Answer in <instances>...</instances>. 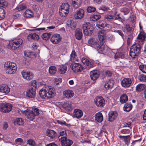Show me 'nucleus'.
<instances>
[{
	"label": "nucleus",
	"instance_id": "f257e3e1",
	"mask_svg": "<svg viewBox=\"0 0 146 146\" xmlns=\"http://www.w3.org/2000/svg\"><path fill=\"white\" fill-rule=\"evenodd\" d=\"M89 46L94 48L98 52L102 51L105 48L103 41L98 40L94 38H91L88 40Z\"/></svg>",
	"mask_w": 146,
	"mask_h": 146
},
{
	"label": "nucleus",
	"instance_id": "f03ea898",
	"mask_svg": "<svg viewBox=\"0 0 146 146\" xmlns=\"http://www.w3.org/2000/svg\"><path fill=\"white\" fill-rule=\"evenodd\" d=\"M53 91V88L52 86L46 85L40 90L39 94L42 98H49L52 97L54 94Z\"/></svg>",
	"mask_w": 146,
	"mask_h": 146
},
{
	"label": "nucleus",
	"instance_id": "7ed1b4c3",
	"mask_svg": "<svg viewBox=\"0 0 146 146\" xmlns=\"http://www.w3.org/2000/svg\"><path fill=\"white\" fill-rule=\"evenodd\" d=\"M141 48L139 43H137L133 45L129 50L130 56L133 58H137L140 52Z\"/></svg>",
	"mask_w": 146,
	"mask_h": 146
},
{
	"label": "nucleus",
	"instance_id": "20e7f679",
	"mask_svg": "<svg viewBox=\"0 0 146 146\" xmlns=\"http://www.w3.org/2000/svg\"><path fill=\"white\" fill-rule=\"evenodd\" d=\"M23 42V40L21 38L16 39L10 41L8 45V48L10 49H16L21 45Z\"/></svg>",
	"mask_w": 146,
	"mask_h": 146
},
{
	"label": "nucleus",
	"instance_id": "39448f33",
	"mask_svg": "<svg viewBox=\"0 0 146 146\" xmlns=\"http://www.w3.org/2000/svg\"><path fill=\"white\" fill-rule=\"evenodd\" d=\"M12 107L11 104L6 103H2L0 106V110L4 113H7L11 110Z\"/></svg>",
	"mask_w": 146,
	"mask_h": 146
},
{
	"label": "nucleus",
	"instance_id": "423d86ee",
	"mask_svg": "<svg viewBox=\"0 0 146 146\" xmlns=\"http://www.w3.org/2000/svg\"><path fill=\"white\" fill-rule=\"evenodd\" d=\"M59 139L61 142L62 146H71L73 143V142L69 139H68L65 136H62L59 137Z\"/></svg>",
	"mask_w": 146,
	"mask_h": 146
},
{
	"label": "nucleus",
	"instance_id": "0eeeda50",
	"mask_svg": "<svg viewBox=\"0 0 146 146\" xmlns=\"http://www.w3.org/2000/svg\"><path fill=\"white\" fill-rule=\"evenodd\" d=\"M70 67L72 70L76 73L81 72L83 69V67L81 64L74 62L71 64Z\"/></svg>",
	"mask_w": 146,
	"mask_h": 146
},
{
	"label": "nucleus",
	"instance_id": "6e6552de",
	"mask_svg": "<svg viewBox=\"0 0 146 146\" xmlns=\"http://www.w3.org/2000/svg\"><path fill=\"white\" fill-rule=\"evenodd\" d=\"M94 103L97 106L102 107L105 105V101L102 97H96L94 99Z\"/></svg>",
	"mask_w": 146,
	"mask_h": 146
},
{
	"label": "nucleus",
	"instance_id": "1a4fd4ad",
	"mask_svg": "<svg viewBox=\"0 0 146 146\" xmlns=\"http://www.w3.org/2000/svg\"><path fill=\"white\" fill-rule=\"evenodd\" d=\"M84 15V10L80 8L76 11L74 16V19H82Z\"/></svg>",
	"mask_w": 146,
	"mask_h": 146
},
{
	"label": "nucleus",
	"instance_id": "9d476101",
	"mask_svg": "<svg viewBox=\"0 0 146 146\" xmlns=\"http://www.w3.org/2000/svg\"><path fill=\"white\" fill-rule=\"evenodd\" d=\"M62 38L60 35L58 34L53 35L50 39L52 42L54 44H56L59 43L61 40Z\"/></svg>",
	"mask_w": 146,
	"mask_h": 146
},
{
	"label": "nucleus",
	"instance_id": "9b49d317",
	"mask_svg": "<svg viewBox=\"0 0 146 146\" xmlns=\"http://www.w3.org/2000/svg\"><path fill=\"white\" fill-rule=\"evenodd\" d=\"M23 78L27 80H31L33 77V74L31 72L27 71L23 72L22 73Z\"/></svg>",
	"mask_w": 146,
	"mask_h": 146
},
{
	"label": "nucleus",
	"instance_id": "f8f14e48",
	"mask_svg": "<svg viewBox=\"0 0 146 146\" xmlns=\"http://www.w3.org/2000/svg\"><path fill=\"white\" fill-rule=\"evenodd\" d=\"M132 82L130 78H125L121 81V84L123 87L128 88L131 85Z\"/></svg>",
	"mask_w": 146,
	"mask_h": 146
},
{
	"label": "nucleus",
	"instance_id": "ddd939ff",
	"mask_svg": "<svg viewBox=\"0 0 146 146\" xmlns=\"http://www.w3.org/2000/svg\"><path fill=\"white\" fill-rule=\"evenodd\" d=\"M23 113H25L27 118L30 119L31 120L33 121L35 118V115L33 112L31 111L26 110L24 111Z\"/></svg>",
	"mask_w": 146,
	"mask_h": 146
},
{
	"label": "nucleus",
	"instance_id": "4468645a",
	"mask_svg": "<svg viewBox=\"0 0 146 146\" xmlns=\"http://www.w3.org/2000/svg\"><path fill=\"white\" fill-rule=\"evenodd\" d=\"M36 90L30 88L26 92V96L27 97L31 98H34L35 96Z\"/></svg>",
	"mask_w": 146,
	"mask_h": 146
},
{
	"label": "nucleus",
	"instance_id": "2eb2a0df",
	"mask_svg": "<svg viewBox=\"0 0 146 146\" xmlns=\"http://www.w3.org/2000/svg\"><path fill=\"white\" fill-rule=\"evenodd\" d=\"M90 28V24L89 23H86L82 25V28L83 30L84 35L85 36H88L89 34L88 29Z\"/></svg>",
	"mask_w": 146,
	"mask_h": 146
},
{
	"label": "nucleus",
	"instance_id": "dca6fc26",
	"mask_svg": "<svg viewBox=\"0 0 146 146\" xmlns=\"http://www.w3.org/2000/svg\"><path fill=\"white\" fill-rule=\"evenodd\" d=\"M114 82L112 79H109L106 81L104 86L106 90L111 88L113 86Z\"/></svg>",
	"mask_w": 146,
	"mask_h": 146
},
{
	"label": "nucleus",
	"instance_id": "f3484780",
	"mask_svg": "<svg viewBox=\"0 0 146 146\" xmlns=\"http://www.w3.org/2000/svg\"><path fill=\"white\" fill-rule=\"evenodd\" d=\"M90 75L91 79L95 81L98 78L99 74L97 70H93L90 72Z\"/></svg>",
	"mask_w": 146,
	"mask_h": 146
},
{
	"label": "nucleus",
	"instance_id": "a211bd4d",
	"mask_svg": "<svg viewBox=\"0 0 146 146\" xmlns=\"http://www.w3.org/2000/svg\"><path fill=\"white\" fill-rule=\"evenodd\" d=\"M46 134L51 139H55L57 137L56 132L52 129H47L46 131Z\"/></svg>",
	"mask_w": 146,
	"mask_h": 146
},
{
	"label": "nucleus",
	"instance_id": "6ab92c4d",
	"mask_svg": "<svg viewBox=\"0 0 146 146\" xmlns=\"http://www.w3.org/2000/svg\"><path fill=\"white\" fill-rule=\"evenodd\" d=\"M146 37V34L143 31H141L138 35L137 38L139 39V42H140L141 41V44H142L143 43L144 41L145 40Z\"/></svg>",
	"mask_w": 146,
	"mask_h": 146
},
{
	"label": "nucleus",
	"instance_id": "aec40b11",
	"mask_svg": "<svg viewBox=\"0 0 146 146\" xmlns=\"http://www.w3.org/2000/svg\"><path fill=\"white\" fill-rule=\"evenodd\" d=\"M108 115L109 121L112 122L116 118L117 116V113L115 111H111L109 112Z\"/></svg>",
	"mask_w": 146,
	"mask_h": 146
},
{
	"label": "nucleus",
	"instance_id": "412c9836",
	"mask_svg": "<svg viewBox=\"0 0 146 146\" xmlns=\"http://www.w3.org/2000/svg\"><path fill=\"white\" fill-rule=\"evenodd\" d=\"M108 25L104 21H99L97 22L96 26L98 28L102 29L107 27Z\"/></svg>",
	"mask_w": 146,
	"mask_h": 146
},
{
	"label": "nucleus",
	"instance_id": "4be33fe9",
	"mask_svg": "<svg viewBox=\"0 0 146 146\" xmlns=\"http://www.w3.org/2000/svg\"><path fill=\"white\" fill-rule=\"evenodd\" d=\"M94 117L95 120L99 123L101 122L103 120V115L101 112H99L97 113L95 115Z\"/></svg>",
	"mask_w": 146,
	"mask_h": 146
},
{
	"label": "nucleus",
	"instance_id": "5701e85b",
	"mask_svg": "<svg viewBox=\"0 0 146 146\" xmlns=\"http://www.w3.org/2000/svg\"><path fill=\"white\" fill-rule=\"evenodd\" d=\"M122 30L124 32L127 34L131 33L133 32L132 28L129 24L126 25L125 27L122 28Z\"/></svg>",
	"mask_w": 146,
	"mask_h": 146
},
{
	"label": "nucleus",
	"instance_id": "b1692460",
	"mask_svg": "<svg viewBox=\"0 0 146 146\" xmlns=\"http://www.w3.org/2000/svg\"><path fill=\"white\" fill-rule=\"evenodd\" d=\"M27 39L29 41H31L32 39L37 40L39 39V36L36 33H31L28 36Z\"/></svg>",
	"mask_w": 146,
	"mask_h": 146
},
{
	"label": "nucleus",
	"instance_id": "393cba45",
	"mask_svg": "<svg viewBox=\"0 0 146 146\" xmlns=\"http://www.w3.org/2000/svg\"><path fill=\"white\" fill-rule=\"evenodd\" d=\"M17 67L16 64L13 62L10 61L6 62L4 64V67L5 68H14Z\"/></svg>",
	"mask_w": 146,
	"mask_h": 146
},
{
	"label": "nucleus",
	"instance_id": "a878e982",
	"mask_svg": "<svg viewBox=\"0 0 146 146\" xmlns=\"http://www.w3.org/2000/svg\"><path fill=\"white\" fill-rule=\"evenodd\" d=\"M83 114L82 111L79 109L74 110L73 112L74 116L78 119L81 118Z\"/></svg>",
	"mask_w": 146,
	"mask_h": 146
},
{
	"label": "nucleus",
	"instance_id": "bb28decb",
	"mask_svg": "<svg viewBox=\"0 0 146 146\" xmlns=\"http://www.w3.org/2000/svg\"><path fill=\"white\" fill-rule=\"evenodd\" d=\"M99 39L100 40L103 41V40L106 39V32L104 30L101 31L99 33Z\"/></svg>",
	"mask_w": 146,
	"mask_h": 146
},
{
	"label": "nucleus",
	"instance_id": "cd10ccee",
	"mask_svg": "<svg viewBox=\"0 0 146 146\" xmlns=\"http://www.w3.org/2000/svg\"><path fill=\"white\" fill-rule=\"evenodd\" d=\"M10 92V89L8 86L3 85L0 87V92L7 94Z\"/></svg>",
	"mask_w": 146,
	"mask_h": 146
},
{
	"label": "nucleus",
	"instance_id": "c85d7f7f",
	"mask_svg": "<svg viewBox=\"0 0 146 146\" xmlns=\"http://www.w3.org/2000/svg\"><path fill=\"white\" fill-rule=\"evenodd\" d=\"M75 35L76 39L80 40L82 38L83 35L82 31L80 29H77L76 30Z\"/></svg>",
	"mask_w": 146,
	"mask_h": 146
},
{
	"label": "nucleus",
	"instance_id": "c756f323",
	"mask_svg": "<svg viewBox=\"0 0 146 146\" xmlns=\"http://www.w3.org/2000/svg\"><path fill=\"white\" fill-rule=\"evenodd\" d=\"M61 105L62 107L65 109L68 110L69 111L71 110V104L68 102H62Z\"/></svg>",
	"mask_w": 146,
	"mask_h": 146
},
{
	"label": "nucleus",
	"instance_id": "7c9ffc66",
	"mask_svg": "<svg viewBox=\"0 0 146 146\" xmlns=\"http://www.w3.org/2000/svg\"><path fill=\"white\" fill-rule=\"evenodd\" d=\"M13 123L15 125H23L24 123V120L22 118H17L14 119Z\"/></svg>",
	"mask_w": 146,
	"mask_h": 146
},
{
	"label": "nucleus",
	"instance_id": "2f4dec72",
	"mask_svg": "<svg viewBox=\"0 0 146 146\" xmlns=\"http://www.w3.org/2000/svg\"><path fill=\"white\" fill-rule=\"evenodd\" d=\"M66 66L64 65L59 66L58 69V72L60 74H64L67 70Z\"/></svg>",
	"mask_w": 146,
	"mask_h": 146
},
{
	"label": "nucleus",
	"instance_id": "473e14b6",
	"mask_svg": "<svg viewBox=\"0 0 146 146\" xmlns=\"http://www.w3.org/2000/svg\"><path fill=\"white\" fill-rule=\"evenodd\" d=\"M91 20L95 21L99 19L101 17V15L98 14H94L90 15Z\"/></svg>",
	"mask_w": 146,
	"mask_h": 146
},
{
	"label": "nucleus",
	"instance_id": "72a5a7b5",
	"mask_svg": "<svg viewBox=\"0 0 146 146\" xmlns=\"http://www.w3.org/2000/svg\"><path fill=\"white\" fill-rule=\"evenodd\" d=\"M64 93L66 97L68 99L71 98L74 95L73 92L70 90L65 91Z\"/></svg>",
	"mask_w": 146,
	"mask_h": 146
},
{
	"label": "nucleus",
	"instance_id": "f704fd0d",
	"mask_svg": "<svg viewBox=\"0 0 146 146\" xmlns=\"http://www.w3.org/2000/svg\"><path fill=\"white\" fill-rule=\"evenodd\" d=\"M73 6L75 9L78 8L80 6L81 2L80 0H72Z\"/></svg>",
	"mask_w": 146,
	"mask_h": 146
},
{
	"label": "nucleus",
	"instance_id": "c9c22d12",
	"mask_svg": "<svg viewBox=\"0 0 146 146\" xmlns=\"http://www.w3.org/2000/svg\"><path fill=\"white\" fill-rule=\"evenodd\" d=\"M132 108V106L130 103H127L125 104L123 107L124 111L129 112L131 110Z\"/></svg>",
	"mask_w": 146,
	"mask_h": 146
},
{
	"label": "nucleus",
	"instance_id": "e433bc0d",
	"mask_svg": "<svg viewBox=\"0 0 146 146\" xmlns=\"http://www.w3.org/2000/svg\"><path fill=\"white\" fill-rule=\"evenodd\" d=\"M56 68L54 66H51L49 68V73L51 75H54L56 73Z\"/></svg>",
	"mask_w": 146,
	"mask_h": 146
},
{
	"label": "nucleus",
	"instance_id": "4c0bfd02",
	"mask_svg": "<svg viewBox=\"0 0 146 146\" xmlns=\"http://www.w3.org/2000/svg\"><path fill=\"white\" fill-rule=\"evenodd\" d=\"M119 137L120 138H123L124 141L125 142L126 144L127 145L129 143V141L130 139V136L127 135L126 136L119 135Z\"/></svg>",
	"mask_w": 146,
	"mask_h": 146
},
{
	"label": "nucleus",
	"instance_id": "58836bf2",
	"mask_svg": "<svg viewBox=\"0 0 146 146\" xmlns=\"http://www.w3.org/2000/svg\"><path fill=\"white\" fill-rule=\"evenodd\" d=\"M69 12V10L61 9L59 10V13L61 16L65 17L67 16Z\"/></svg>",
	"mask_w": 146,
	"mask_h": 146
},
{
	"label": "nucleus",
	"instance_id": "ea45409f",
	"mask_svg": "<svg viewBox=\"0 0 146 146\" xmlns=\"http://www.w3.org/2000/svg\"><path fill=\"white\" fill-rule=\"evenodd\" d=\"M33 13L31 11L27 10L25 12L24 16L26 18H30L33 16Z\"/></svg>",
	"mask_w": 146,
	"mask_h": 146
},
{
	"label": "nucleus",
	"instance_id": "a19ab883",
	"mask_svg": "<svg viewBox=\"0 0 146 146\" xmlns=\"http://www.w3.org/2000/svg\"><path fill=\"white\" fill-rule=\"evenodd\" d=\"M119 100L121 103H124L127 101L128 97L126 94H123L120 97Z\"/></svg>",
	"mask_w": 146,
	"mask_h": 146
},
{
	"label": "nucleus",
	"instance_id": "79ce46f5",
	"mask_svg": "<svg viewBox=\"0 0 146 146\" xmlns=\"http://www.w3.org/2000/svg\"><path fill=\"white\" fill-rule=\"evenodd\" d=\"M145 85L144 84H140L136 86V90L137 92H141L145 89Z\"/></svg>",
	"mask_w": 146,
	"mask_h": 146
},
{
	"label": "nucleus",
	"instance_id": "37998d69",
	"mask_svg": "<svg viewBox=\"0 0 146 146\" xmlns=\"http://www.w3.org/2000/svg\"><path fill=\"white\" fill-rule=\"evenodd\" d=\"M52 34V33H44L42 35V38L43 40H47L49 39V38L50 37V36Z\"/></svg>",
	"mask_w": 146,
	"mask_h": 146
},
{
	"label": "nucleus",
	"instance_id": "c03bdc74",
	"mask_svg": "<svg viewBox=\"0 0 146 146\" xmlns=\"http://www.w3.org/2000/svg\"><path fill=\"white\" fill-rule=\"evenodd\" d=\"M76 54L75 51L74 50H73L70 54L71 61L73 62L75 61L76 60Z\"/></svg>",
	"mask_w": 146,
	"mask_h": 146
},
{
	"label": "nucleus",
	"instance_id": "a18cd8bd",
	"mask_svg": "<svg viewBox=\"0 0 146 146\" xmlns=\"http://www.w3.org/2000/svg\"><path fill=\"white\" fill-rule=\"evenodd\" d=\"M66 25L68 27H70L71 29L75 28L76 26L74 21L71 20L68 21Z\"/></svg>",
	"mask_w": 146,
	"mask_h": 146
},
{
	"label": "nucleus",
	"instance_id": "49530a36",
	"mask_svg": "<svg viewBox=\"0 0 146 146\" xmlns=\"http://www.w3.org/2000/svg\"><path fill=\"white\" fill-rule=\"evenodd\" d=\"M17 69V67H15L14 68H8L6 70V73L10 74H14L16 72Z\"/></svg>",
	"mask_w": 146,
	"mask_h": 146
},
{
	"label": "nucleus",
	"instance_id": "de8ad7c7",
	"mask_svg": "<svg viewBox=\"0 0 146 146\" xmlns=\"http://www.w3.org/2000/svg\"><path fill=\"white\" fill-rule=\"evenodd\" d=\"M5 15V12L4 9L0 8V20L3 19Z\"/></svg>",
	"mask_w": 146,
	"mask_h": 146
},
{
	"label": "nucleus",
	"instance_id": "09e8293b",
	"mask_svg": "<svg viewBox=\"0 0 146 146\" xmlns=\"http://www.w3.org/2000/svg\"><path fill=\"white\" fill-rule=\"evenodd\" d=\"M138 79L141 82H146V75L141 74L138 76Z\"/></svg>",
	"mask_w": 146,
	"mask_h": 146
},
{
	"label": "nucleus",
	"instance_id": "8fccbe9b",
	"mask_svg": "<svg viewBox=\"0 0 146 146\" xmlns=\"http://www.w3.org/2000/svg\"><path fill=\"white\" fill-rule=\"evenodd\" d=\"M38 83L35 80L32 81L31 82V87L30 88H32V89H36L37 87Z\"/></svg>",
	"mask_w": 146,
	"mask_h": 146
},
{
	"label": "nucleus",
	"instance_id": "3c124183",
	"mask_svg": "<svg viewBox=\"0 0 146 146\" xmlns=\"http://www.w3.org/2000/svg\"><path fill=\"white\" fill-rule=\"evenodd\" d=\"M26 8V7L25 5H21L18 6L15 9L16 10L20 11L24 10Z\"/></svg>",
	"mask_w": 146,
	"mask_h": 146
},
{
	"label": "nucleus",
	"instance_id": "603ef678",
	"mask_svg": "<svg viewBox=\"0 0 146 146\" xmlns=\"http://www.w3.org/2000/svg\"><path fill=\"white\" fill-rule=\"evenodd\" d=\"M96 10V9L95 7L92 6H89L87 8V11L89 13H91L95 12Z\"/></svg>",
	"mask_w": 146,
	"mask_h": 146
},
{
	"label": "nucleus",
	"instance_id": "864d4df0",
	"mask_svg": "<svg viewBox=\"0 0 146 146\" xmlns=\"http://www.w3.org/2000/svg\"><path fill=\"white\" fill-rule=\"evenodd\" d=\"M61 9L69 10V5L68 3H63L61 5Z\"/></svg>",
	"mask_w": 146,
	"mask_h": 146
},
{
	"label": "nucleus",
	"instance_id": "5fc2aeb1",
	"mask_svg": "<svg viewBox=\"0 0 146 146\" xmlns=\"http://www.w3.org/2000/svg\"><path fill=\"white\" fill-rule=\"evenodd\" d=\"M27 144L31 146H36V145L35 141L32 139H29L27 142Z\"/></svg>",
	"mask_w": 146,
	"mask_h": 146
},
{
	"label": "nucleus",
	"instance_id": "6e6d98bb",
	"mask_svg": "<svg viewBox=\"0 0 146 146\" xmlns=\"http://www.w3.org/2000/svg\"><path fill=\"white\" fill-rule=\"evenodd\" d=\"M123 56V54L122 52H117L115 54L114 58L116 59L118 58H122Z\"/></svg>",
	"mask_w": 146,
	"mask_h": 146
},
{
	"label": "nucleus",
	"instance_id": "4d7b16f0",
	"mask_svg": "<svg viewBox=\"0 0 146 146\" xmlns=\"http://www.w3.org/2000/svg\"><path fill=\"white\" fill-rule=\"evenodd\" d=\"M120 11L122 12L123 13L124 15H127L129 13L130 10L127 8L124 7L121 9Z\"/></svg>",
	"mask_w": 146,
	"mask_h": 146
},
{
	"label": "nucleus",
	"instance_id": "13d9d810",
	"mask_svg": "<svg viewBox=\"0 0 146 146\" xmlns=\"http://www.w3.org/2000/svg\"><path fill=\"white\" fill-rule=\"evenodd\" d=\"M139 68L143 72L146 73V65H140Z\"/></svg>",
	"mask_w": 146,
	"mask_h": 146
},
{
	"label": "nucleus",
	"instance_id": "bf43d9fd",
	"mask_svg": "<svg viewBox=\"0 0 146 146\" xmlns=\"http://www.w3.org/2000/svg\"><path fill=\"white\" fill-rule=\"evenodd\" d=\"M31 111L33 112L35 116L38 115L39 114V110L38 108H34L33 109V110Z\"/></svg>",
	"mask_w": 146,
	"mask_h": 146
},
{
	"label": "nucleus",
	"instance_id": "052dcab7",
	"mask_svg": "<svg viewBox=\"0 0 146 146\" xmlns=\"http://www.w3.org/2000/svg\"><path fill=\"white\" fill-rule=\"evenodd\" d=\"M109 9V8L107 7L103 6L98 8V11L100 12L101 10H102L104 12L108 10Z\"/></svg>",
	"mask_w": 146,
	"mask_h": 146
},
{
	"label": "nucleus",
	"instance_id": "680f3d73",
	"mask_svg": "<svg viewBox=\"0 0 146 146\" xmlns=\"http://www.w3.org/2000/svg\"><path fill=\"white\" fill-rule=\"evenodd\" d=\"M36 55L34 52H29L27 54L28 56L31 58H35Z\"/></svg>",
	"mask_w": 146,
	"mask_h": 146
},
{
	"label": "nucleus",
	"instance_id": "e2e57ef3",
	"mask_svg": "<svg viewBox=\"0 0 146 146\" xmlns=\"http://www.w3.org/2000/svg\"><path fill=\"white\" fill-rule=\"evenodd\" d=\"M87 64L86 65L87 66V68H91L94 66V63L92 62L89 61L87 63Z\"/></svg>",
	"mask_w": 146,
	"mask_h": 146
},
{
	"label": "nucleus",
	"instance_id": "0e129e2a",
	"mask_svg": "<svg viewBox=\"0 0 146 146\" xmlns=\"http://www.w3.org/2000/svg\"><path fill=\"white\" fill-rule=\"evenodd\" d=\"M0 6L5 8L7 6V3L3 0H1V4H0Z\"/></svg>",
	"mask_w": 146,
	"mask_h": 146
},
{
	"label": "nucleus",
	"instance_id": "69168bd1",
	"mask_svg": "<svg viewBox=\"0 0 146 146\" xmlns=\"http://www.w3.org/2000/svg\"><path fill=\"white\" fill-rule=\"evenodd\" d=\"M82 61L84 64L86 65L89 60L86 58L83 57L82 59Z\"/></svg>",
	"mask_w": 146,
	"mask_h": 146
},
{
	"label": "nucleus",
	"instance_id": "338daca9",
	"mask_svg": "<svg viewBox=\"0 0 146 146\" xmlns=\"http://www.w3.org/2000/svg\"><path fill=\"white\" fill-rule=\"evenodd\" d=\"M66 133L65 131H61L60 133V136L58 137H60V136H65L66 137Z\"/></svg>",
	"mask_w": 146,
	"mask_h": 146
},
{
	"label": "nucleus",
	"instance_id": "774afa93",
	"mask_svg": "<svg viewBox=\"0 0 146 146\" xmlns=\"http://www.w3.org/2000/svg\"><path fill=\"white\" fill-rule=\"evenodd\" d=\"M15 142L17 143L18 142L22 143L23 142V140L21 138H18L15 140Z\"/></svg>",
	"mask_w": 146,
	"mask_h": 146
}]
</instances>
